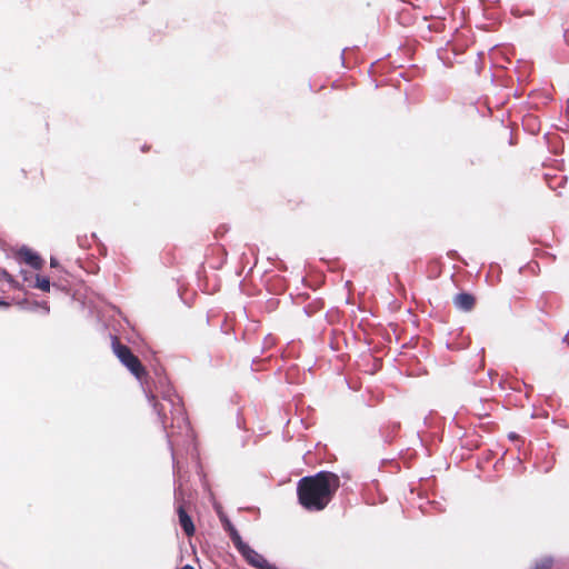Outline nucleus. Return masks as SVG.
<instances>
[{"instance_id": "nucleus-1", "label": "nucleus", "mask_w": 569, "mask_h": 569, "mask_svg": "<svg viewBox=\"0 0 569 569\" xmlns=\"http://www.w3.org/2000/svg\"><path fill=\"white\" fill-rule=\"evenodd\" d=\"M339 488L340 478L331 471H319L302 477L297 482L298 502L309 512L322 511L332 501Z\"/></svg>"}, {"instance_id": "nucleus-2", "label": "nucleus", "mask_w": 569, "mask_h": 569, "mask_svg": "<svg viewBox=\"0 0 569 569\" xmlns=\"http://www.w3.org/2000/svg\"><path fill=\"white\" fill-rule=\"evenodd\" d=\"M113 352L120 362L139 380L144 379L148 376L146 368L137 356H134L131 349L122 345L118 338L113 339L112 342Z\"/></svg>"}, {"instance_id": "nucleus-3", "label": "nucleus", "mask_w": 569, "mask_h": 569, "mask_svg": "<svg viewBox=\"0 0 569 569\" xmlns=\"http://www.w3.org/2000/svg\"><path fill=\"white\" fill-rule=\"evenodd\" d=\"M234 547L251 566L258 569H274L262 555L257 552L242 540L240 541V543L238 542Z\"/></svg>"}, {"instance_id": "nucleus-4", "label": "nucleus", "mask_w": 569, "mask_h": 569, "mask_svg": "<svg viewBox=\"0 0 569 569\" xmlns=\"http://www.w3.org/2000/svg\"><path fill=\"white\" fill-rule=\"evenodd\" d=\"M177 513L179 518V525L181 526L183 532L187 537H192L196 532V527L191 517L186 511L183 505L178 506Z\"/></svg>"}, {"instance_id": "nucleus-5", "label": "nucleus", "mask_w": 569, "mask_h": 569, "mask_svg": "<svg viewBox=\"0 0 569 569\" xmlns=\"http://www.w3.org/2000/svg\"><path fill=\"white\" fill-rule=\"evenodd\" d=\"M18 257L33 269H40L42 267L41 257L28 248H21L18 251Z\"/></svg>"}, {"instance_id": "nucleus-6", "label": "nucleus", "mask_w": 569, "mask_h": 569, "mask_svg": "<svg viewBox=\"0 0 569 569\" xmlns=\"http://www.w3.org/2000/svg\"><path fill=\"white\" fill-rule=\"evenodd\" d=\"M453 303L460 310L470 311L475 307L476 299L470 293L461 292L453 298Z\"/></svg>"}, {"instance_id": "nucleus-7", "label": "nucleus", "mask_w": 569, "mask_h": 569, "mask_svg": "<svg viewBox=\"0 0 569 569\" xmlns=\"http://www.w3.org/2000/svg\"><path fill=\"white\" fill-rule=\"evenodd\" d=\"M221 521H222L224 530L229 532V536H230L233 545L236 546L238 542L240 543V541L242 540L241 536L239 535V532L234 528V526L231 523V521L228 518H222Z\"/></svg>"}, {"instance_id": "nucleus-8", "label": "nucleus", "mask_w": 569, "mask_h": 569, "mask_svg": "<svg viewBox=\"0 0 569 569\" xmlns=\"http://www.w3.org/2000/svg\"><path fill=\"white\" fill-rule=\"evenodd\" d=\"M34 287L40 289L41 291L49 292L50 291L49 278L37 276Z\"/></svg>"}, {"instance_id": "nucleus-9", "label": "nucleus", "mask_w": 569, "mask_h": 569, "mask_svg": "<svg viewBox=\"0 0 569 569\" xmlns=\"http://www.w3.org/2000/svg\"><path fill=\"white\" fill-rule=\"evenodd\" d=\"M0 281L8 282L12 288H18V282L14 278L3 268L0 267Z\"/></svg>"}, {"instance_id": "nucleus-10", "label": "nucleus", "mask_w": 569, "mask_h": 569, "mask_svg": "<svg viewBox=\"0 0 569 569\" xmlns=\"http://www.w3.org/2000/svg\"><path fill=\"white\" fill-rule=\"evenodd\" d=\"M553 566V560L550 557L542 558L538 560L531 569H551Z\"/></svg>"}, {"instance_id": "nucleus-11", "label": "nucleus", "mask_w": 569, "mask_h": 569, "mask_svg": "<svg viewBox=\"0 0 569 569\" xmlns=\"http://www.w3.org/2000/svg\"><path fill=\"white\" fill-rule=\"evenodd\" d=\"M154 408L157 409L158 413L162 417V422H167V413L164 412V408L162 405L156 402Z\"/></svg>"}, {"instance_id": "nucleus-12", "label": "nucleus", "mask_w": 569, "mask_h": 569, "mask_svg": "<svg viewBox=\"0 0 569 569\" xmlns=\"http://www.w3.org/2000/svg\"><path fill=\"white\" fill-rule=\"evenodd\" d=\"M288 203H289L291 210H295L299 204L298 201H293V200H289Z\"/></svg>"}, {"instance_id": "nucleus-13", "label": "nucleus", "mask_w": 569, "mask_h": 569, "mask_svg": "<svg viewBox=\"0 0 569 569\" xmlns=\"http://www.w3.org/2000/svg\"><path fill=\"white\" fill-rule=\"evenodd\" d=\"M0 306H1V307H9V303H8V302H6V301H3V300H0Z\"/></svg>"}, {"instance_id": "nucleus-14", "label": "nucleus", "mask_w": 569, "mask_h": 569, "mask_svg": "<svg viewBox=\"0 0 569 569\" xmlns=\"http://www.w3.org/2000/svg\"><path fill=\"white\" fill-rule=\"evenodd\" d=\"M565 39H566L567 43L569 44V30L565 33Z\"/></svg>"}, {"instance_id": "nucleus-15", "label": "nucleus", "mask_w": 569, "mask_h": 569, "mask_svg": "<svg viewBox=\"0 0 569 569\" xmlns=\"http://www.w3.org/2000/svg\"><path fill=\"white\" fill-rule=\"evenodd\" d=\"M181 569H194V568L192 566H190V565H186Z\"/></svg>"}, {"instance_id": "nucleus-16", "label": "nucleus", "mask_w": 569, "mask_h": 569, "mask_svg": "<svg viewBox=\"0 0 569 569\" xmlns=\"http://www.w3.org/2000/svg\"><path fill=\"white\" fill-rule=\"evenodd\" d=\"M51 266H52V267H56V266H57V262H56V260H54V259H51Z\"/></svg>"}]
</instances>
